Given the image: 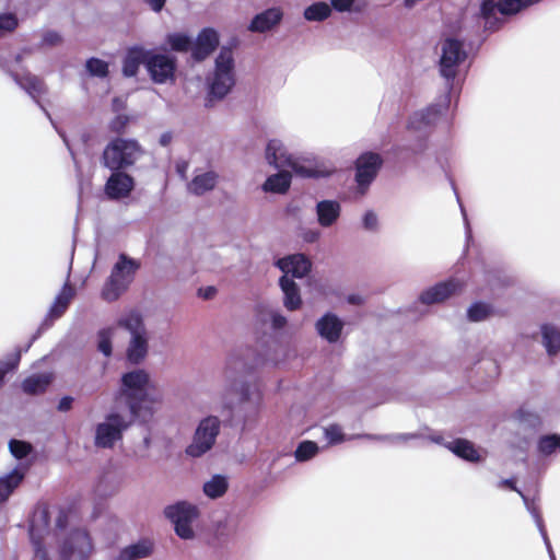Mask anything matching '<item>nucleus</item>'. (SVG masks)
<instances>
[{
    "instance_id": "1",
    "label": "nucleus",
    "mask_w": 560,
    "mask_h": 560,
    "mask_svg": "<svg viewBox=\"0 0 560 560\" xmlns=\"http://www.w3.org/2000/svg\"><path fill=\"white\" fill-rule=\"evenodd\" d=\"M253 365L232 354L225 366V377L233 392L238 395V402L232 411L229 422L231 425L241 424L242 431L250 430L255 424L262 405V392L256 383L243 380L253 371Z\"/></svg>"
},
{
    "instance_id": "2",
    "label": "nucleus",
    "mask_w": 560,
    "mask_h": 560,
    "mask_svg": "<svg viewBox=\"0 0 560 560\" xmlns=\"http://www.w3.org/2000/svg\"><path fill=\"white\" fill-rule=\"evenodd\" d=\"M150 374L143 369L125 372L120 376L119 394L125 398L130 415L135 419L150 420L154 415L153 405L158 399L149 393Z\"/></svg>"
},
{
    "instance_id": "3",
    "label": "nucleus",
    "mask_w": 560,
    "mask_h": 560,
    "mask_svg": "<svg viewBox=\"0 0 560 560\" xmlns=\"http://www.w3.org/2000/svg\"><path fill=\"white\" fill-rule=\"evenodd\" d=\"M144 154L137 139L115 137L108 141L101 155V164L108 171H127Z\"/></svg>"
},
{
    "instance_id": "4",
    "label": "nucleus",
    "mask_w": 560,
    "mask_h": 560,
    "mask_svg": "<svg viewBox=\"0 0 560 560\" xmlns=\"http://www.w3.org/2000/svg\"><path fill=\"white\" fill-rule=\"evenodd\" d=\"M541 0H482L479 16L485 21V31L494 33L503 27L506 20L539 3Z\"/></svg>"
},
{
    "instance_id": "5",
    "label": "nucleus",
    "mask_w": 560,
    "mask_h": 560,
    "mask_svg": "<svg viewBox=\"0 0 560 560\" xmlns=\"http://www.w3.org/2000/svg\"><path fill=\"white\" fill-rule=\"evenodd\" d=\"M140 267L138 259L120 253L102 288V299L106 302L117 301L128 290Z\"/></svg>"
},
{
    "instance_id": "6",
    "label": "nucleus",
    "mask_w": 560,
    "mask_h": 560,
    "mask_svg": "<svg viewBox=\"0 0 560 560\" xmlns=\"http://www.w3.org/2000/svg\"><path fill=\"white\" fill-rule=\"evenodd\" d=\"M118 326L130 334L126 361L130 365L141 364L149 353V335L142 315L131 311L118 319Z\"/></svg>"
},
{
    "instance_id": "7",
    "label": "nucleus",
    "mask_w": 560,
    "mask_h": 560,
    "mask_svg": "<svg viewBox=\"0 0 560 560\" xmlns=\"http://www.w3.org/2000/svg\"><path fill=\"white\" fill-rule=\"evenodd\" d=\"M467 59V51L464 43L455 37H446L442 42L441 56L439 59V73L445 80V92L453 94L455 79L459 66Z\"/></svg>"
},
{
    "instance_id": "8",
    "label": "nucleus",
    "mask_w": 560,
    "mask_h": 560,
    "mask_svg": "<svg viewBox=\"0 0 560 560\" xmlns=\"http://www.w3.org/2000/svg\"><path fill=\"white\" fill-rule=\"evenodd\" d=\"M199 514L198 506L186 500H178L163 509L164 517L172 523L176 536L183 540L195 538L192 523L199 517Z\"/></svg>"
},
{
    "instance_id": "9",
    "label": "nucleus",
    "mask_w": 560,
    "mask_h": 560,
    "mask_svg": "<svg viewBox=\"0 0 560 560\" xmlns=\"http://www.w3.org/2000/svg\"><path fill=\"white\" fill-rule=\"evenodd\" d=\"M221 423L219 417L213 415L201 418L197 423L191 442L185 448L186 455L199 458L210 452L220 434Z\"/></svg>"
},
{
    "instance_id": "10",
    "label": "nucleus",
    "mask_w": 560,
    "mask_h": 560,
    "mask_svg": "<svg viewBox=\"0 0 560 560\" xmlns=\"http://www.w3.org/2000/svg\"><path fill=\"white\" fill-rule=\"evenodd\" d=\"M451 96L452 94L444 92L434 103L412 113L407 122V130L428 137L430 130L440 120L442 115L447 112Z\"/></svg>"
},
{
    "instance_id": "11",
    "label": "nucleus",
    "mask_w": 560,
    "mask_h": 560,
    "mask_svg": "<svg viewBox=\"0 0 560 560\" xmlns=\"http://www.w3.org/2000/svg\"><path fill=\"white\" fill-rule=\"evenodd\" d=\"M93 549L89 532L84 528H72L59 542V560H89Z\"/></svg>"
},
{
    "instance_id": "12",
    "label": "nucleus",
    "mask_w": 560,
    "mask_h": 560,
    "mask_svg": "<svg viewBox=\"0 0 560 560\" xmlns=\"http://www.w3.org/2000/svg\"><path fill=\"white\" fill-rule=\"evenodd\" d=\"M50 521L49 508L46 504H38L33 511L28 525L30 540L38 560H50L44 544V535L49 532Z\"/></svg>"
},
{
    "instance_id": "13",
    "label": "nucleus",
    "mask_w": 560,
    "mask_h": 560,
    "mask_svg": "<svg viewBox=\"0 0 560 560\" xmlns=\"http://www.w3.org/2000/svg\"><path fill=\"white\" fill-rule=\"evenodd\" d=\"M129 423L125 417L116 411L105 415L104 421L97 423L95 428L94 444L101 448H112L122 440L124 432L128 429Z\"/></svg>"
},
{
    "instance_id": "14",
    "label": "nucleus",
    "mask_w": 560,
    "mask_h": 560,
    "mask_svg": "<svg viewBox=\"0 0 560 560\" xmlns=\"http://www.w3.org/2000/svg\"><path fill=\"white\" fill-rule=\"evenodd\" d=\"M145 70L155 84H165L175 80L177 70V58L167 52H159L155 49H149Z\"/></svg>"
},
{
    "instance_id": "15",
    "label": "nucleus",
    "mask_w": 560,
    "mask_h": 560,
    "mask_svg": "<svg viewBox=\"0 0 560 560\" xmlns=\"http://www.w3.org/2000/svg\"><path fill=\"white\" fill-rule=\"evenodd\" d=\"M383 163L384 161L381 154L372 151L362 152L357 158L354 163V179L361 194H364L375 180Z\"/></svg>"
},
{
    "instance_id": "16",
    "label": "nucleus",
    "mask_w": 560,
    "mask_h": 560,
    "mask_svg": "<svg viewBox=\"0 0 560 560\" xmlns=\"http://www.w3.org/2000/svg\"><path fill=\"white\" fill-rule=\"evenodd\" d=\"M136 179L126 171H110L104 185V194L110 201L128 198L135 190Z\"/></svg>"
},
{
    "instance_id": "17",
    "label": "nucleus",
    "mask_w": 560,
    "mask_h": 560,
    "mask_svg": "<svg viewBox=\"0 0 560 560\" xmlns=\"http://www.w3.org/2000/svg\"><path fill=\"white\" fill-rule=\"evenodd\" d=\"M463 282L456 278H448L424 289L418 300L421 304L432 305L442 303L455 293L463 290Z\"/></svg>"
},
{
    "instance_id": "18",
    "label": "nucleus",
    "mask_w": 560,
    "mask_h": 560,
    "mask_svg": "<svg viewBox=\"0 0 560 560\" xmlns=\"http://www.w3.org/2000/svg\"><path fill=\"white\" fill-rule=\"evenodd\" d=\"M74 294V289L69 284V282H66L39 324L40 330H48L52 327L54 323L66 313Z\"/></svg>"
},
{
    "instance_id": "19",
    "label": "nucleus",
    "mask_w": 560,
    "mask_h": 560,
    "mask_svg": "<svg viewBox=\"0 0 560 560\" xmlns=\"http://www.w3.org/2000/svg\"><path fill=\"white\" fill-rule=\"evenodd\" d=\"M275 266L293 280L306 277L312 270L311 259L302 253L281 257L276 260Z\"/></svg>"
},
{
    "instance_id": "20",
    "label": "nucleus",
    "mask_w": 560,
    "mask_h": 560,
    "mask_svg": "<svg viewBox=\"0 0 560 560\" xmlns=\"http://www.w3.org/2000/svg\"><path fill=\"white\" fill-rule=\"evenodd\" d=\"M7 73L13 79V81L24 90L34 102L40 107V109L45 113V115L52 122L51 116L48 110L42 105L39 97L42 94L46 92L44 82L36 75L25 72L20 74L18 72H13L8 70Z\"/></svg>"
},
{
    "instance_id": "21",
    "label": "nucleus",
    "mask_w": 560,
    "mask_h": 560,
    "mask_svg": "<svg viewBox=\"0 0 560 560\" xmlns=\"http://www.w3.org/2000/svg\"><path fill=\"white\" fill-rule=\"evenodd\" d=\"M345 322L335 313L326 312L315 323L318 336L328 343H336L342 334Z\"/></svg>"
},
{
    "instance_id": "22",
    "label": "nucleus",
    "mask_w": 560,
    "mask_h": 560,
    "mask_svg": "<svg viewBox=\"0 0 560 560\" xmlns=\"http://www.w3.org/2000/svg\"><path fill=\"white\" fill-rule=\"evenodd\" d=\"M219 46V34L212 27H203L192 42L191 58L195 61H202L211 55Z\"/></svg>"
},
{
    "instance_id": "23",
    "label": "nucleus",
    "mask_w": 560,
    "mask_h": 560,
    "mask_svg": "<svg viewBox=\"0 0 560 560\" xmlns=\"http://www.w3.org/2000/svg\"><path fill=\"white\" fill-rule=\"evenodd\" d=\"M149 49L141 45H133L127 48L122 58L121 72L125 78H133L138 74L141 65L147 67Z\"/></svg>"
},
{
    "instance_id": "24",
    "label": "nucleus",
    "mask_w": 560,
    "mask_h": 560,
    "mask_svg": "<svg viewBox=\"0 0 560 560\" xmlns=\"http://www.w3.org/2000/svg\"><path fill=\"white\" fill-rule=\"evenodd\" d=\"M283 13L279 8H268L253 16L247 28L253 33H265L282 21Z\"/></svg>"
},
{
    "instance_id": "25",
    "label": "nucleus",
    "mask_w": 560,
    "mask_h": 560,
    "mask_svg": "<svg viewBox=\"0 0 560 560\" xmlns=\"http://www.w3.org/2000/svg\"><path fill=\"white\" fill-rule=\"evenodd\" d=\"M235 84L234 75L213 73L212 80L208 84L207 98L205 106L210 107L212 101L223 100Z\"/></svg>"
},
{
    "instance_id": "26",
    "label": "nucleus",
    "mask_w": 560,
    "mask_h": 560,
    "mask_svg": "<svg viewBox=\"0 0 560 560\" xmlns=\"http://www.w3.org/2000/svg\"><path fill=\"white\" fill-rule=\"evenodd\" d=\"M315 212L318 224L324 228H330L337 223L341 215V205L335 199H323L315 206Z\"/></svg>"
},
{
    "instance_id": "27",
    "label": "nucleus",
    "mask_w": 560,
    "mask_h": 560,
    "mask_svg": "<svg viewBox=\"0 0 560 560\" xmlns=\"http://www.w3.org/2000/svg\"><path fill=\"white\" fill-rule=\"evenodd\" d=\"M428 149V137L418 135L415 139L393 147V154L400 161H408L425 152Z\"/></svg>"
},
{
    "instance_id": "28",
    "label": "nucleus",
    "mask_w": 560,
    "mask_h": 560,
    "mask_svg": "<svg viewBox=\"0 0 560 560\" xmlns=\"http://www.w3.org/2000/svg\"><path fill=\"white\" fill-rule=\"evenodd\" d=\"M428 149V137L418 135L415 139L393 147V154L400 161H408L425 152Z\"/></svg>"
},
{
    "instance_id": "29",
    "label": "nucleus",
    "mask_w": 560,
    "mask_h": 560,
    "mask_svg": "<svg viewBox=\"0 0 560 560\" xmlns=\"http://www.w3.org/2000/svg\"><path fill=\"white\" fill-rule=\"evenodd\" d=\"M428 149V137L418 135L415 139L393 147V154L400 161H408L425 152Z\"/></svg>"
},
{
    "instance_id": "30",
    "label": "nucleus",
    "mask_w": 560,
    "mask_h": 560,
    "mask_svg": "<svg viewBox=\"0 0 560 560\" xmlns=\"http://www.w3.org/2000/svg\"><path fill=\"white\" fill-rule=\"evenodd\" d=\"M279 287L283 293V305L290 311H296L302 305V298L299 284L289 276L282 275L279 278Z\"/></svg>"
},
{
    "instance_id": "31",
    "label": "nucleus",
    "mask_w": 560,
    "mask_h": 560,
    "mask_svg": "<svg viewBox=\"0 0 560 560\" xmlns=\"http://www.w3.org/2000/svg\"><path fill=\"white\" fill-rule=\"evenodd\" d=\"M266 160L275 168L289 166L294 158L287 152L283 143L278 139H271L266 147Z\"/></svg>"
},
{
    "instance_id": "32",
    "label": "nucleus",
    "mask_w": 560,
    "mask_h": 560,
    "mask_svg": "<svg viewBox=\"0 0 560 560\" xmlns=\"http://www.w3.org/2000/svg\"><path fill=\"white\" fill-rule=\"evenodd\" d=\"M444 447L450 450L455 456L466 462L478 463L480 460V455L476 450L474 443L466 439H454L453 441H450L447 444H444Z\"/></svg>"
},
{
    "instance_id": "33",
    "label": "nucleus",
    "mask_w": 560,
    "mask_h": 560,
    "mask_svg": "<svg viewBox=\"0 0 560 560\" xmlns=\"http://www.w3.org/2000/svg\"><path fill=\"white\" fill-rule=\"evenodd\" d=\"M541 343L549 357L560 353V328L552 323L540 325Z\"/></svg>"
},
{
    "instance_id": "34",
    "label": "nucleus",
    "mask_w": 560,
    "mask_h": 560,
    "mask_svg": "<svg viewBox=\"0 0 560 560\" xmlns=\"http://www.w3.org/2000/svg\"><path fill=\"white\" fill-rule=\"evenodd\" d=\"M154 551V542L149 538H141L122 548L121 553L127 560H140L149 558Z\"/></svg>"
},
{
    "instance_id": "35",
    "label": "nucleus",
    "mask_w": 560,
    "mask_h": 560,
    "mask_svg": "<svg viewBox=\"0 0 560 560\" xmlns=\"http://www.w3.org/2000/svg\"><path fill=\"white\" fill-rule=\"evenodd\" d=\"M292 183V175L287 171H279L276 174L268 176L261 186L265 192L285 194Z\"/></svg>"
},
{
    "instance_id": "36",
    "label": "nucleus",
    "mask_w": 560,
    "mask_h": 560,
    "mask_svg": "<svg viewBox=\"0 0 560 560\" xmlns=\"http://www.w3.org/2000/svg\"><path fill=\"white\" fill-rule=\"evenodd\" d=\"M218 175L213 171L196 175L188 184V191L195 196H202L217 185Z\"/></svg>"
},
{
    "instance_id": "37",
    "label": "nucleus",
    "mask_w": 560,
    "mask_h": 560,
    "mask_svg": "<svg viewBox=\"0 0 560 560\" xmlns=\"http://www.w3.org/2000/svg\"><path fill=\"white\" fill-rule=\"evenodd\" d=\"M228 489V477L221 474L213 475L210 480L203 483L202 487L205 495L212 500L223 497Z\"/></svg>"
},
{
    "instance_id": "38",
    "label": "nucleus",
    "mask_w": 560,
    "mask_h": 560,
    "mask_svg": "<svg viewBox=\"0 0 560 560\" xmlns=\"http://www.w3.org/2000/svg\"><path fill=\"white\" fill-rule=\"evenodd\" d=\"M288 167H290L295 175L302 178L318 179L328 178L331 175V171L326 167L305 165L295 161V159Z\"/></svg>"
},
{
    "instance_id": "39",
    "label": "nucleus",
    "mask_w": 560,
    "mask_h": 560,
    "mask_svg": "<svg viewBox=\"0 0 560 560\" xmlns=\"http://www.w3.org/2000/svg\"><path fill=\"white\" fill-rule=\"evenodd\" d=\"M51 382V377L48 374H34L27 376L22 382V390L28 395H38L44 393Z\"/></svg>"
},
{
    "instance_id": "40",
    "label": "nucleus",
    "mask_w": 560,
    "mask_h": 560,
    "mask_svg": "<svg viewBox=\"0 0 560 560\" xmlns=\"http://www.w3.org/2000/svg\"><path fill=\"white\" fill-rule=\"evenodd\" d=\"M537 452L541 457H548L560 452V434L547 433L537 440Z\"/></svg>"
},
{
    "instance_id": "41",
    "label": "nucleus",
    "mask_w": 560,
    "mask_h": 560,
    "mask_svg": "<svg viewBox=\"0 0 560 560\" xmlns=\"http://www.w3.org/2000/svg\"><path fill=\"white\" fill-rule=\"evenodd\" d=\"M23 474L18 469H13L11 472L0 477V503L5 502L15 488L23 480Z\"/></svg>"
},
{
    "instance_id": "42",
    "label": "nucleus",
    "mask_w": 560,
    "mask_h": 560,
    "mask_svg": "<svg viewBox=\"0 0 560 560\" xmlns=\"http://www.w3.org/2000/svg\"><path fill=\"white\" fill-rule=\"evenodd\" d=\"M214 73L234 75L235 62L232 49L223 46L214 60Z\"/></svg>"
},
{
    "instance_id": "43",
    "label": "nucleus",
    "mask_w": 560,
    "mask_h": 560,
    "mask_svg": "<svg viewBox=\"0 0 560 560\" xmlns=\"http://www.w3.org/2000/svg\"><path fill=\"white\" fill-rule=\"evenodd\" d=\"M494 314L492 304L483 301H476L467 308V319L471 323L482 322Z\"/></svg>"
},
{
    "instance_id": "44",
    "label": "nucleus",
    "mask_w": 560,
    "mask_h": 560,
    "mask_svg": "<svg viewBox=\"0 0 560 560\" xmlns=\"http://www.w3.org/2000/svg\"><path fill=\"white\" fill-rule=\"evenodd\" d=\"M331 15V8L324 1H317L306 7L303 16L310 22H323Z\"/></svg>"
},
{
    "instance_id": "45",
    "label": "nucleus",
    "mask_w": 560,
    "mask_h": 560,
    "mask_svg": "<svg viewBox=\"0 0 560 560\" xmlns=\"http://www.w3.org/2000/svg\"><path fill=\"white\" fill-rule=\"evenodd\" d=\"M170 49L175 52H187L192 48L191 37L182 32L168 33L165 37Z\"/></svg>"
},
{
    "instance_id": "46",
    "label": "nucleus",
    "mask_w": 560,
    "mask_h": 560,
    "mask_svg": "<svg viewBox=\"0 0 560 560\" xmlns=\"http://www.w3.org/2000/svg\"><path fill=\"white\" fill-rule=\"evenodd\" d=\"M318 453L319 446L315 441L303 440L299 442L294 451V457L296 462L304 463L314 458Z\"/></svg>"
},
{
    "instance_id": "47",
    "label": "nucleus",
    "mask_w": 560,
    "mask_h": 560,
    "mask_svg": "<svg viewBox=\"0 0 560 560\" xmlns=\"http://www.w3.org/2000/svg\"><path fill=\"white\" fill-rule=\"evenodd\" d=\"M113 336L114 329L112 327L101 328L97 334V350L106 358L113 354Z\"/></svg>"
},
{
    "instance_id": "48",
    "label": "nucleus",
    "mask_w": 560,
    "mask_h": 560,
    "mask_svg": "<svg viewBox=\"0 0 560 560\" xmlns=\"http://www.w3.org/2000/svg\"><path fill=\"white\" fill-rule=\"evenodd\" d=\"M85 69L88 73L94 78L105 79L109 74L108 62L97 57L86 59Z\"/></svg>"
},
{
    "instance_id": "49",
    "label": "nucleus",
    "mask_w": 560,
    "mask_h": 560,
    "mask_svg": "<svg viewBox=\"0 0 560 560\" xmlns=\"http://www.w3.org/2000/svg\"><path fill=\"white\" fill-rule=\"evenodd\" d=\"M21 361V351H14L7 355L5 360H0V387L4 384L8 373L15 371Z\"/></svg>"
},
{
    "instance_id": "50",
    "label": "nucleus",
    "mask_w": 560,
    "mask_h": 560,
    "mask_svg": "<svg viewBox=\"0 0 560 560\" xmlns=\"http://www.w3.org/2000/svg\"><path fill=\"white\" fill-rule=\"evenodd\" d=\"M514 417L520 423L526 425L529 429H537L541 424L539 415L526 409L525 407L518 408Z\"/></svg>"
},
{
    "instance_id": "51",
    "label": "nucleus",
    "mask_w": 560,
    "mask_h": 560,
    "mask_svg": "<svg viewBox=\"0 0 560 560\" xmlns=\"http://www.w3.org/2000/svg\"><path fill=\"white\" fill-rule=\"evenodd\" d=\"M9 451L14 458L21 460L28 457V455L33 452V446L26 441L11 439L9 441Z\"/></svg>"
},
{
    "instance_id": "52",
    "label": "nucleus",
    "mask_w": 560,
    "mask_h": 560,
    "mask_svg": "<svg viewBox=\"0 0 560 560\" xmlns=\"http://www.w3.org/2000/svg\"><path fill=\"white\" fill-rule=\"evenodd\" d=\"M325 438L330 445H337L346 441L341 427L334 423L324 429Z\"/></svg>"
},
{
    "instance_id": "53",
    "label": "nucleus",
    "mask_w": 560,
    "mask_h": 560,
    "mask_svg": "<svg viewBox=\"0 0 560 560\" xmlns=\"http://www.w3.org/2000/svg\"><path fill=\"white\" fill-rule=\"evenodd\" d=\"M424 435L418 432L412 433H392V434H384L381 439H383V442H389V443H400V442H408L411 440H419L423 439Z\"/></svg>"
},
{
    "instance_id": "54",
    "label": "nucleus",
    "mask_w": 560,
    "mask_h": 560,
    "mask_svg": "<svg viewBox=\"0 0 560 560\" xmlns=\"http://www.w3.org/2000/svg\"><path fill=\"white\" fill-rule=\"evenodd\" d=\"M357 0H330L331 11L335 10L339 13H351V12H360L361 9L355 5Z\"/></svg>"
},
{
    "instance_id": "55",
    "label": "nucleus",
    "mask_w": 560,
    "mask_h": 560,
    "mask_svg": "<svg viewBox=\"0 0 560 560\" xmlns=\"http://www.w3.org/2000/svg\"><path fill=\"white\" fill-rule=\"evenodd\" d=\"M520 495L524 502V505L528 513L532 515L536 526L544 523L539 508L535 504L534 500L529 499L524 492H520Z\"/></svg>"
},
{
    "instance_id": "56",
    "label": "nucleus",
    "mask_w": 560,
    "mask_h": 560,
    "mask_svg": "<svg viewBox=\"0 0 560 560\" xmlns=\"http://www.w3.org/2000/svg\"><path fill=\"white\" fill-rule=\"evenodd\" d=\"M18 19L12 13L0 14V36L7 32H12L18 27Z\"/></svg>"
},
{
    "instance_id": "57",
    "label": "nucleus",
    "mask_w": 560,
    "mask_h": 560,
    "mask_svg": "<svg viewBox=\"0 0 560 560\" xmlns=\"http://www.w3.org/2000/svg\"><path fill=\"white\" fill-rule=\"evenodd\" d=\"M451 185H452V188H453V190L455 192V196H456V199H457V202L459 205L460 212H462V215H463V220H464V224H465L466 241L469 242V240H471V237H472V232H471L470 223H469V220H468V217H467V212H466V209H465L464 205L460 201V198L458 196L455 183L453 180H451Z\"/></svg>"
},
{
    "instance_id": "58",
    "label": "nucleus",
    "mask_w": 560,
    "mask_h": 560,
    "mask_svg": "<svg viewBox=\"0 0 560 560\" xmlns=\"http://www.w3.org/2000/svg\"><path fill=\"white\" fill-rule=\"evenodd\" d=\"M362 225L364 230L370 232H374L377 230L378 219L373 210H368L364 212L362 218Z\"/></svg>"
},
{
    "instance_id": "59",
    "label": "nucleus",
    "mask_w": 560,
    "mask_h": 560,
    "mask_svg": "<svg viewBox=\"0 0 560 560\" xmlns=\"http://www.w3.org/2000/svg\"><path fill=\"white\" fill-rule=\"evenodd\" d=\"M129 122V117L126 115H117L110 122H109V130L115 133H122L126 130V127Z\"/></svg>"
},
{
    "instance_id": "60",
    "label": "nucleus",
    "mask_w": 560,
    "mask_h": 560,
    "mask_svg": "<svg viewBox=\"0 0 560 560\" xmlns=\"http://www.w3.org/2000/svg\"><path fill=\"white\" fill-rule=\"evenodd\" d=\"M270 323H271V327L275 330H279V329H282L287 325L288 319L281 313L272 312L270 315Z\"/></svg>"
},
{
    "instance_id": "61",
    "label": "nucleus",
    "mask_w": 560,
    "mask_h": 560,
    "mask_svg": "<svg viewBox=\"0 0 560 560\" xmlns=\"http://www.w3.org/2000/svg\"><path fill=\"white\" fill-rule=\"evenodd\" d=\"M61 42V36L56 31H47L43 35V44L55 46Z\"/></svg>"
},
{
    "instance_id": "62",
    "label": "nucleus",
    "mask_w": 560,
    "mask_h": 560,
    "mask_svg": "<svg viewBox=\"0 0 560 560\" xmlns=\"http://www.w3.org/2000/svg\"><path fill=\"white\" fill-rule=\"evenodd\" d=\"M73 401H74V398L72 396H69V395L62 396L57 405V410L60 412H68L69 410L72 409Z\"/></svg>"
},
{
    "instance_id": "63",
    "label": "nucleus",
    "mask_w": 560,
    "mask_h": 560,
    "mask_svg": "<svg viewBox=\"0 0 560 560\" xmlns=\"http://www.w3.org/2000/svg\"><path fill=\"white\" fill-rule=\"evenodd\" d=\"M144 3L155 13H160L167 0H143Z\"/></svg>"
},
{
    "instance_id": "64",
    "label": "nucleus",
    "mask_w": 560,
    "mask_h": 560,
    "mask_svg": "<svg viewBox=\"0 0 560 560\" xmlns=\"http://www.w3.org/2000/svg\"><path fill=\"white\" fill-rule=\"evenodd\" d=\"M215 293H217V289L213 285H209V287H206V288H200L198 290V294L200 296H202L203 299H206V300L212 299L215 295Z\"/></svg>"
}]
</instances>
